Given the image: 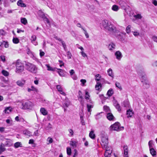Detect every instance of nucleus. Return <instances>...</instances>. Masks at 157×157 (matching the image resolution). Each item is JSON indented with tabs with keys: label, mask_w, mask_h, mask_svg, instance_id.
<instances>
[{
	"label": "nucleus",
	"mask_w": 157,
	"mask_h": 157,
	"mask_svg": "<svg viewBox=\"0 0 157 157\" xmlns=\"http://www.w3.org/2000/svg\"><path fill=\"white\" fill-rule=\"evenodd\" d=\"M5 34L4 31L3 30H0V36L4 35Z\"/></svg>",
	"instance_id": "obj_62"
},
{
	"label": "nucleus",
	"mask_w": 157,
	"mask_h": 157,
	"mask_svg": "<svg viewBox=\"0 0 157 157\" xmlns=\"http://www.w3.org/2000/svg\"><path fill=\"white\" fill-rule=\"evenodd\" d=\"M107 73L109 76L113 78L114 77V75L112 70L111 68H109L108 69L107 71Z\"/></svg>",
	"instance_id": "obj_26"
},
{
	"label": "nucleus",
	"mask_w": 157,
	"mask_h": 157,
	"mask_svg": "<svg viewBox=\"0 0 157 157\" xmlns=\"http://www.w3.org/2000/svg\"><path fill=\"white\" fill-rule=\"evenodd\" d=\"M46 66L47 67V70L49 71H56V69H57V68H53L51 67L49 64H46Z\"/></svg>",
	"instance_id": "obj_22"
},
{
	"label": "nucleus",
	"mask_w": 157,
	"mask_h": 157,
	"mask_svg": "<svg viewBox=\"0 0 157 157\" xmlns=\"http://www.w3.org/2000/svg\"><path fill=\"white\" fill-rule=\"evenodd\" d=\"M13 41L14 44H17L19 42V40L17 38L13 37Z\"/></svg>",
	"instance_id": "obj_36"
},
{
	"label": "nucleus",
	"mask_w": 157,
	"mask_h": 157,
	"mask_svg": "<svg viewBox=\"0 0 157 157\" xmlns=\"http://www.w3.org/2000/svg\"><path fill=\"white\" fill-rule=\"evenodd\" d=\"M132 32L133 33V34L135 36H136L139 35V33L137 31H135L134 32Z\"/></svg>",
	"instance_id": "obj_60"
},
{
	"label": "nucleus",
	"mask_w": 157,
	"mask_h": 157,
	"mask_svg": "<svg viewBox=\"0 0 157 157\" xmlns=\"http://www.w3.org/2000/svg\"><path fill=\"white\" fill-rule=\"evenodd\" d=\"M14 146L16 148H18L20 146V142H17L16 143L14 144Z\"/></svg>",
	"instance_id": "obj_56"
},
{
	"label": "nucleus",
	"mask_w": 157,
	"mask_h": 157,
	"mask_svg": "<svg viewBox=\"0 0 157 157\" xmlns=\"http://www.w3.org/2000/svg\"><path fill=\"white\" fill-rule=\"evenodd\" d=\"M124 157H128V147L127 145H124L123 146Z\"/></svg>",
	"instance_id": "obj_8"
},
{
	"label": "nucleus",
	"mask_w": 157,
	"mask_h": 157,
	"mask_svg": "<svg viewBox=\"0 0 157 157\" xmlns=\"http://www.w3.org/2000/svg\"><path fill=\"white\" fill-rule=\"evenodd\" d=\"M40 112L44 115L45 116L48 114V112L44 108H41L40 109Z\"/></svg>",
	"instance_id": "obj_20"
},
{
	"label": "nucleus",
	"mask_w": 157,
	"mask_h": 157,
	"mask_svg": "<svg viewBox=\"0 0 157 157\" xmlns=\"http://www.w3.org/2000/svg\"><path fill=\"white\" fill-rule=\"evenodd\" d=\"M38 14L39 16L41 18H42L43 20H44V19L46 18L47 17L45 15L44 13L40 10H39L38 11Z\"/></svg>",
	"instance_id": "obj_17"
},
{
	"label": "nucleus",
	"mask_w": 157,
	"mask_h": 157,
	"mask_svg": "<svg viewBox=\"0 0 157 157\" xmlns=\"http://www.w3.org/2000/svg\"><path fill=\"white\" fill-rule=\"evenodd\" d=\"M113 90L112 88L109 89L107 93V95H108L109 97L111 96L113 94Z\"/></svg>",
	"instance_id": "obj_24"
},
{
	"label": "nucleus",
	"mask_w": 157,
	"mask_h": 157,
	"mask_svg": "<svg viewBox=\"0 0 157 157\" xmlns=\"http://www.w3.org/2000/svg\"><path fill=\"white\" fill-rule=\"evenodd\" d=\"M152 39L153 41L157 43V36H152Z\"/></svg>",
	"instance_id": "obj_58"
},
{
	"label": "nucleus",
	"mask_w": 157,
	"mask_h": 157,
	"mask_svg": "<svg viewBox=\"0 0 157 157\" xmlns=\"http://www.w3.org/2000/svg\"><path fill=\"white\" fill-rule=\"evenodd\" d=\"M101 26L104 28L105 31H108L116 36L120 41H123L124 38L121 33L116 29V27L108 20H103L100 23Z\"/></svg>",
	"instance_id": "obj_1"
},
{
	"label": "nucleus",
	"mask_w": 157,
	"mask_h": 157,
	"mask_svg": "<svg viewBox=\"0 0 157 157\" xmlns=\"http://www.w3.org/2000/svg\"><path fill=\"white\" fill-rule=\"evenodd\" d=\"M12 111V108L10 107H7L4 110V112L5 113H8Z\"/></svg>",
	"instance_id": "obj_29"
},
{
	"label": "nucleus",
	"mask_w": 157,
	"mask_h": 157,
	"mask_svg": "<svg viewBox=\"0 0 157 157\" xmlns=\"http://www.w3.org/2000/svg\"><path fill=\"white\" fill-rule=\"evenodd\" d=\"M74 153L73 157H76L78 155L77 151L75 149L74 150Z\"/></svg>",
	"instance_id": "obj_54"
},
{
	"label": "nucleus",
	"mask_w": 157,
	"mask_h": 157,
	"mask_svg": "<svg viewBox=\"0 0 157 157\" xmlns=\"http://www.w3.org/2000/svg\"><path fill=\"white\" fill-rule=\"evenodd\" d=\"M143 86L146 89L149 88V84L148 81H147L143 82Z\"/></svg>",
	"instance_id": "obj_31"
},
{
	"label": "nucleus",
	"mask_w": 157,
	"mask_h": 157,
	"mask_svg": "<svg viewBox=\"0 0 157 157\" xmlns=\"http://www.w3.org/2000/svg\"><path fill=\"white\" fill-rule=\"evenodd\" d=\"M2 73L5 76H8L9 75L8 72L5 70H3L2 71Z\"/></svg>",
	"instance_id": "obj_40"
},
{
	"label": "nucleus",
	"mask_w": 157,
	"mask_h": 157,
	"mask_svg": "<svg viewBox=\"0 0 157 157\" xmlns=\"http://www.w3.org/2000/svg\"><path fill=\"white\" fill-rule=\"evenodd\" d=\"M152 2V3L155 6H157V1L155 0H153Z\"/></svg>",
	"instance_id": "obj_64"
},
{
	"label": "nucleus",
	"mask_w": 157,
	"mask_h": 157,
	"mask_svg": "<svg viewBox=\"0 0 157 157\" xmlns=\"http://www.w3.org/2000/svg\"><path fill=\"white\" fill-rule=\"evenodd\" d=\"M96 78L95 80L97 82H98L101 80V76L99 74H97L95 75Z\"/></svg>",
	"instance_id": "obj_39"
},
{
	"label": "nucleus",
	"mask_w": 157,
	"mask_h": 157,
	"mask_svg": "<svg viewBox=\"0 0 157 157\" xmlns=\"http://www.w3.org/2000/svg\"><path fill=\"white\" fill-rule=\"evenodd\" d=\"M24 25H26L27 23V21L25 18H21L20 21Z\"/></svg>",
	"instance_id": "obj_30"
},
{
	"label": "nucleus",
	"mask_w": 157,
	"mask_h": 157,
	"mask_svg": "<svg viewBox=\"0 0 157 157\" xmlns=\"http://www.w3.org/2000/svg\"><path fill=\"white\" fill-rule=\"evenodd\" d=\"M27 47V52L28 54L30 55L32 54V52L30 51L29 48Z\"/></svg>",
	"instance_id": "obj_53"
},
{
	"label": "nucleus",
	"mask_w": 157,
	"mask_h": 157,
	"mask_svg": "<svg viewBox=\"0 0 157 157\" xmlns=\"http://www.w3.org/2000/svg\"><path fill=\"white\" fill-rule=\"evenodd\" d=\"M114 55L116 59L119 60H121L123 56L121 53L119 51H117L116 52Z\"/></svg>",
	"instance_id": "obj_9"
},
{
	"label": "nucleus",
	"mask_w": 157,
	"mask_h": 157,
	"mask_svg": "<svg viewBox=\"0 0 157 157\" xmlns=\"http://www.w3.org/2000/svg\"><path fill=\"white\" fill-rule=\"evenodd\" d=\"M56 88L58 90V91L59 92L63 90V88H62L61 86L59 85L57 86Z\"/></svg>",
	"instance_id": "obj_51"
},
{
	"label": "nucleus",
	"mask_w": 157,
	"mask_h": 157,
	"mask_svg": "<svg viewBox=\"0 0 157 157\" xmlns=\"http://www.w3.org/2000/svg\"><path fill=\"white\" fill-rule=\"evenodd\" d=\"M115 86L117 87L118 88L120 89H122L121 86L119 82H116L115 83Z\"/></svg>",
	"instance_id": "obj_42"
},
{
	"label": "nucleus",
	"mask_w": 157,
	"mask_h": 157,
	"mask_svg": "<svg viewBox=\"0 0 157 157\" xmlns=\"http://www.w3.org/2000/svg\"><path fill=\"white\" fill-rule=\"evenodd\" d=\"M150 153L152 156H154L156 155V151L153 148H150Z\"/></svg>",
	"instance_id": "obj_25"
},
{
	"label": "nucleus",
	"mask_w": 157,
	"mask_h": 157,
	"mask_svg": "<svg viewBox=\"0 0 157 157\" xmlns=\"http://www.w3.org/2000/svg\"><path fill=\"white\" fill-rule=\"evenodd\" d=\"M5 150V148L4 147V145L1 144L0 145V154H1L2 152Z\"/></svg>",
	"instance_id": "obj_33"
},
{
	"label": "nucleus",
	"mask_w": 157,
	"mask_h": 157,
	"mask_svg": "<svg viewBox=\"0 0 157 157\" xmlns=\"http://www.w3.org/2000/svg\"><path fill=\"white\" fill-rule=\"evenodd\" d=\"M76 142L75 141H72L70 142V144L73 147H76Z\"/></svg>",
	"instance_id": "obj_32"
},
{
	"label": "nucleus",
	"mask_w": 157,
	"mask_h": 157,
	"mask_svg": "<svg viewBox=\"0 0 157 157\" xmlns=\"http://www.w3.org/2000/svg\"><path fill=\"white\" fill-rule=\"evenodd\" d=\"M148 145L149 146V147L150 149V148H153V141L152 140H151L149 141L148 143Z\"/></svg>",
	"instance_id": "obj_43"
},
{
	"label": "nucleus",
	"mask_w": 157,
	"mask_h": 157,
	"mask_svg": "<svg viewBox=\"0 0 157 157\" xmlns=\"http://www.w3.org/2000/svg\"><path fill=\"white\" fill-rule=\"evenodd\" d=\"M115 107L118 111H121V107L119 104L117 105L116 106H115Z\"/></svg>",
	"instance_id": "obj_52"
},
{
	"label": "nucleus",
	"mask_w": 157,
	"mask_h": 157,
	"mask_svg": "<svg viewBox=\"0 0 157 157\" xmlns=\"http://www.w3.org/2000/svg\"><path fill=\"white\" fill-rule=\"evenodd\" d=\"M24 65L25 66L26 69L31 73L34 74L37 73L38 68L36 66L32 63L24 62L23 63H20V72L24 70Z\"/></svg>",
	"instance_id": "obj_2"
},
{
	"label": "nucleus",
	"mask_w": 157,
	"mask_h": 157,
	"mask_svg": "<svg viewBox=\"0 0 157 157\" xmlns=\"http://www.w3.org/2000/svg\"><path fill=\"white\" fill-rule=\"evenodd\" d=\"M69 134H68V135L70 136H73L74 134V132L73 130L71 129H69L68 130Z\"/></svg>",
	"instance_id": "obj_41"
},
{
	"label": "nucleus",
	"mask_w": 157,
	"mask_h": 157,
	"mask_svg": "<svg viewBox=\"0 0 157 157\" xmlns=\"http://www.w3.org/2000/svg\"><path fill=\"white\" fill-rule=\"evenodd\" d=\"M67 55L68 59L71 58L72 55L70 51H68L67 52Z\"/></svg>",
	"instance_id": "obj_46"
},
{
	"label": "nucleus",
	"mask_w": 157,
	"mask_h": 157,
	"mask_svg": "<svg viewBox=\"0 0 157 157\" xmlns=\"http://www.w3.org/2000/svg\"><path fill=\"white\" fill-rule=\"evenodd\" d=\"M47 141L48 143H47L48 144H49L52 143L53 141L51 137H48L47 140Z\"/></svg>",
	"instance_id": "obj_37"
},
{
	"label": "nucleus",
	"mask_w": 157,
	"mask_h": 157,
	"mask_svg": "<svg viewBox=\"0 0 157 157\" xmlns=\"http://www.w3.org/2000/svg\"><path fill=\"white\" fill-rule=\"evenodd\" d=\"M3 45H4L5 47L6 48H7L9 47V44L7 41H4L3 43Z\"/></svg>",
	"instance_id": "obj_48"
},
{
	"label": "nucleus",
	"mask_w": 157,
	"mask_h": 157,
	"mask_svg": "<svg viewBox=\"0 0 157 157\" xmlns=\"http://www.w3.org/2000/svg\"><path fill=\"white\" fill-rule=\"evenodd\" d=\"M15 65L16 67V72L19 73L20 72V60L19 59H18Z\"/></svg>",
	"instance_id": "obj_13"
},
{
	"label": "nucleus",
	"mask_w": 157,
	"mask_h": 157,
	"mask_svg": "<svg viewBox=\"0 0 157 157\" xmlns=\"http://www.w3.org/2000/svg\"><path fill=\"white\" fill-rule=\"evenodd\" d=\"M40 55L41 57L44 56L45 53L44 52L42 51L41 50H40Z\"/></svg>",
	"instance_id": "obj_57"
},
{
	"label": "nucleus",
	"mask_w": 157,
	"mask_h": 157,
	"mask_svg": "<svg viewBox=\"0 0 157 157\" xmlns=\"http://www.w3.org/2000/svg\"><path fill=\"white\" fill-rule=\"evenodd\" d=\"M82 29L84 32V33L85 34L86 37L87 38H88L89 37V35L88 34L86 30L83 28H82Z\"/></svg>",
	"instance_id": "obj_45"
},
{
	"label": "nucleus",
	"mask_w": 157,
	"mask_h": 157,
	"mask_svg": "<svg viewBox=\"0 0 157 157\" xmlns=\"http://www.w3.org/2000/svg\"><path fill=\"white\" fill-rule=\"evenodd\" d=\"M85 94H86L85 99L86 100L89 99V98L90 96L89 95V93L87 91H86Z\"/></svg>",
	"instance_id": "obj_49"
},
{
	"label": "nucleus",
	"mask_w": 157,
	"mask_h": 157,
	"mask_svg": "<svg viewBox=\"0 0 157 157\" xmlns=\"http://www.w3.org/2000/svg\"><path fill=\"white\" fill-rule=\"evenodd\" d=\"M119 9V7L116 5H113L112 7V10L115 11H117Z\"/></svg>",
	"instance_id": "obj_28"
},
{
	"label": "nucleus",
	"mask_w": 157,
	"mask_h": 157,
	"mask_svg": "<svg viewBox=\"0 0 157 157\" xmlns=\"http://www.w3.org/2000/svg\"><path fill=\"white\" fill-rule=\"evenodd\" d=\"M36 37L35 35H32L31 38L30 40L31 42L35 45H36L38 44V43L36 41Z\"/></svg>",
	"instance_id": "obj_10"
},
{
	"label": "nucleus",
	"mask_w": 157,
	"mask_h": 157,
	"mask_svg": "<svg viewBox=\"0 0 157 157\" xmlns=\"http://www.w3.org/2000/svg\"><path fill=\"white\" fill-rule=\"evenodd\" d=\"M56 69L58 70L57 72L60 76H63L64 75L63 71V70L60 69Z\"/></svg>",
	"instance_id": "obj_27"
},
{
	"label": "nucleus",
	"mask_w": 157,
	"mask_h": 157,
	"mask_svg": "<svg viewBox=\"0 0 157 157\" xmlns=\"http://www.w3.org/2000/svg\"><path fill=\"white\" fill-rule=\"evenodd\" d=\"M26 5L23 3V1L21 0H20V6L23 7H26Z\"/></svg>",
	"instance_id": "obj_47"
},
{
	"label": "nucleus",
	"mask_w": 157,
	"mask_h": 157,
	"mask_svg": "<svg viewBox=\"0 0 157 157\" xmlns=\"http://www.w3.org/2000/svg\"><path fill=\"white\" fill-rule=\"evenodd\" d=\"M124 128L123 126H120V124L119 123L117 122L111 125L109 127V129L111 131H119L123 130Z\"/></svg>",
	"instance_id": "obj_4"
},
{
	"label": "nucleus",
	"mask_w": 157,
	"mask_h": 157,
	"mask_svg": "<svg viewBox=\"0 0 157 157\" xmlns=\"http://www.w3.org/2000/svg\"><path fill=\"white\" fill-rule=\"evenodd\" d=\"M131 28V26L130 25H128L126 28V31L127 33L128 34L129 33L131 32L130 28Z\"/></svg>",
	"instance_id": "obj_38"
},
{
	"label": "nucleus",
	"mask_w": 157,
	"mask_h": 157,
	"mask_svg": "<svg viewBox=\"0 0 157 157\" xmlns=\"http://www.w3.org/2000/svg\"><path fill=\"white\" fill-rule=\"evenodd\" d=\"M12 121L9 119H7L6 121V122L8 124H11Z\"/></svg>",
	"instance_id": "obj_63"
},
{
	"label": "nucleus",
	"mask_w": 157,
	"mask_h": 157,
	"mask_svg": "<svg viewBox=\"0 0 157 157\" xmlns=\"http://www.w3.org/2000/svg\"><path fill=\"white\" fill-rule=\"evenodd\" d=\"M67 152L68 155H71V148L69 147H67Z\"/></svg>",
	"instance_id": "obj_35"
},
{
	"label": "nucleus",
	"mask_w": 157,
	"mask_h": 157,
	"mask_svg": "<svg viewBox=\"0 0 157 157\" xmlns=\"http://www.w3.org/2000/svg\"><path fill=\"white\" fill-rule=\"evenodd\" d=\"M141 73L140 72L138 73V74L139 75V76L140 77V80L141 82H144L147 81V77L144 71H141Z\"/></svg>",
	"instance_id": "obj_7"
},
{
	"label": "nucleus",
	"mask_w": 157,
	"mask_h": 157,
	"mask_svg": "<svg viewBox=\"0 0 157 157\" xmlns=\"http://www.w3.org/2000/svg\"><path fill=\"white\" fill-rule=\"evenodd\" d=\"M89 136L92 139H94L95 137V135L94 133V131L91 129V131L89 133Z\"/></svg>",
	"instance_id": "obj_18"
},
{
	"label": "nucleus",
	"mask_w": 157,
	"mask_h": 157,
	"mask_svg": "<svg viewBox=\"0 0 157 157\" xmlns=\"http://www.w3.org/2000/svg\"><path fill=\"white\" fill-rule=\"evenodd\" d=\"M93 107V105L92 104H87V111L89 112H90L91 111V109Z\"/></svg>",
	"instance_id": "obj_23"
},
{
	"label": "nucleus",
	"mask_w": 157,
	"mask_h": 157,
	"mask_svg": "<svg viewBox=\"0 0 157 157\" xmlns=\"http://www.w3.org/2000/svg\"><path fill=\"white\" fill-rule=\"evenodd\" d=\"M119 3L121 6L124 7H125L127 5L126 3L125 2L122 0H120L119 2Z\"/></svg>",
	"instance_id": "obj_34"
},
{
	"label": "nucleus",
	"mask_w": 157,
	"mask_h": 157,
	"mask_svg": "<svg viewBox=\"0 0 157 157\" xmlns=\"http://www.w3.org/2000/svg\"><path fill=\"white\" fill-rule=\"evenodd\" d=\"M43 20L44 21V22L45 23L46 22L49 24H50L49 21V20L48 19L47 17H46V18L44 19V20Z\"/></svg>",
	"instance_id": "obj_61"
},
{
	"label": "nucleus",
	"mask_w": 157,
	"mask_h": 157,
	"mask_svg": "<svg viewBox=\"0 0 157 157\" xmlns=\"http://www.w3.org/2000/svg\"><path fill=\"white\" fill-rule=\"evenodd\" d=\"M70 105V101L69 100H66L63 105V108L64 109V112L67 111V108Z\"/></svg>",
	"instance_id": "obj_11"
},
{
	"label": "nucleus",
	"mask_w": 157,
	"mask_h": 157,
	"mask_svg": "<svg viewBox=\"0 0 157 157\" xmlns=\"http://www.w3.org/2000/svg\"><path fill=\"white\" fill-rule=\"evenodd\" d=\"M80 101V104L82 106L84 105V100L83 98L82 99H78Z\"/></svg>",
	"instance_id": "obj_55"
},
{
	"label": "nucleus",
	"mask_w": 157,
	"mask_h": 157,
	"mask_svg": "<svg viewBox=\"0 0 157 157\" xmlns=\"http://www.w3.org/2000/svg\"><path fill=\"white\" fill-rule=\"evenodd\" d=\"M80 53L81 54V55L83 57H87V56L86 54L84 52L82 51V52H80Z\"/></svg>",
	"instance_id": "obj_59"
},
{
	"label": "nucleus",
	"mask_w": 157,
	"mask_h": 157,
	"mask_svg": "<svg viewBox=\"0 0 157 157\" xmlns=\"http://www.w3.org/2000/svg\"><path fill=\"white\" fill-rule=\"evenodd\" d=\"M38 14L39 16L41 18H42L43 20H44V19L46 18L47 17L45 15L44 13L40 10H39L38 11Z\"/></svg>",
	"instance_id": "obj_16"
},
{
	"label": "nucleus",
	"mask_w": 157,
	"mask_h": 157,
	"mask_svg": "<svg viewBox=\"0 0 157 157\" xmlns=\"http://www.w3.org/2000/svg\"><path fill=\"white\" fill-rule=\"evenodd\" d=\"M116 47V45L113 43H110L108 46L109 49L111 51L114 49Z\"/></svg>",
	"instance_id": "obj_14"
},
{
	"label": "nucleus",
	"mask_w": 157,
	"mask_h": 157,
	"mask_svg": "<svg viewBox=\"0 0 157 157\" xmlns=\"http://www.w3.org/2000/svg\"><path fill=\"white\" fill-rule=\"evenodd\" d=\"M102 87L101 84L99 82H97V84L95 85V88L96 90L99 91L101 90V88Z\"/></svg>",
	"instance_id": "obj_15"
},
{
	"label": "nucleus",
	"mask_w": 157,
	"mask_h": 157,
	"mask_svg": "<svg viewBox=\"0 0 157 157\" xmlns=\"http://www.w3.org/2000/svg\"><path fill=\"white\" fill-rule=\"evenodd\" d=\"M133 113L132 110L130 109H128L127 111V117H131L133 115Z\"/></svg>",
	"instance_id": "obj_21"
},
{
	"label": "nucleus",
	"mask_w": 157,
	"mask_h": 157,
	"mask_svg": "<svg viewBox=\"0 0 157 157\" xmlns=\"http://www.w3.org/2000/svg\"><path fill=\"white\" fill-rule=\"evenodd\" d=\"M21 103L22 104L21 108L24 109H31L34 105L32 102L28 100H22Z\"/></svg>",
	"instance_id": "obj_3"
},
{
	"label": "nucleus",
	"mask_w": 157,
	"mask_h": 157,
	"mask_svg": "<svg viewBox=\"0 0 157 157\" xmlns=\"http://www.w3.org/2000/svg\"><path fill=\"white\" fill-rule=\"evenodd\" d=\"M106 117L108 119L109 121H113L114 120V117L111 113H108L107 114Z\"/></svg>",
	"instance_id": "obj_12"
},
{
	"label": "nucleus",
	"mask_w": 157,
	"mask_h": 157,
	"mask_svg": "<svg viewBox=\"0 0 157 157\" xmlns=\"http://www.w3.org/2000/svg\"><path fill=\"white\" fill-rule=\"evenodd\" d=\"M23 134L25 136H30L32 135V133L27 130H25L23 131Z\"/></svg>",
	"instance_id": "obj_19"
},
{
	"label": "nucleus",
	"mask_w": 157,
	"mask_h": 157,
	"mask_svg": "<svg viewBox=\"0 0 157 157\" xmlns=\"http://www.w3.org/2000/svg\"><path fill=\"white\" fill-rule=\"evenodd\" d=\"M134 17L136 18V19H140L142 18V16H141V15L139 14H138L136 15H135L134 16Z\"/></svg>",
	"instance_id": "obj_50"
},
{
	"label": "nucleus",
	"mask_w": 157,
	"mask_h": 157,
	"mask_svg": "<svg viewBox=\"0 0 157 157\" xmlns=\"http://www.w3.org/2000/svg\"><path fill=\"white\" fill-rule=\"evenodd\" d=\"M101 144L103 148L106 147L108 146V141L107 136H102L101 138Z\"/></svg>",
	"instance_id": "obj_5"
},
{
	"label": "nucleus",
	"mask_w": 157,
	"mask_h": 157,
	"mask_svg": "<svg viewBox=\"0 0 157 157\" xmlns=\"http://www.w3.org/2000/svg\"><path fill=\"white\" fill-rule=\"evenodd\" d=\"M104 110L106 112L110 111V109L109 107L106 106H104L103 107Z\"/></svg>",
	"instance_id": "obj_44"
},
{
	"label": "nucleus",
	"mask_w": 157,
	"mask_h": 157,
	"mask_svg": "<svg viewBox=\"0 0 157 157\" xmlns=\"http://www.w3.org/2000/svg\"><path fill=\"white\" fill-rule=\"evenodd\" d=\"M105 150L104 155L105 157H110L111 153L112 152V150L111 148L107 146L106 147L103 148Z\"/></svg>",
	"instance_id": "obj_6"
}]
</instances>
